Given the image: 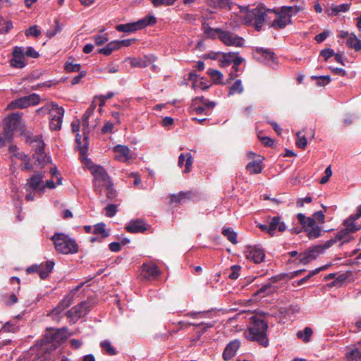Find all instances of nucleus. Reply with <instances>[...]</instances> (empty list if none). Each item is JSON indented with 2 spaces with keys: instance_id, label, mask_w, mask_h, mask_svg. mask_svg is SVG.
Wrapping results in <instances>:
<instances>
[{
  "instance_id": "nucleus-1",
  "label": "nucleus",
  "mask_w": 361,
  "mask_h": 361,
  "mask_svg": "<svg viewBox=\"0 0 361 361\" xmlns=\"http://www.w3.org/2000/svg\"><path fill=\"white\" fill-rule=\"evenodd\" d=\"M66 339L64 329H56L47 332L44 337L32 348V351L37 352V356L42 361L50 360V353L55 350L61 342Z\"/></svg>"
},
{
  "instance_id": "nucleus-2",
  "label": "nucleus",
  "mask_w": 361,
  "mask_h": 361,
  "mask_svg": "<svg viewBox=\"0 0 361 361\" xmlns=\"http://www.w3.org/2000/svg\"><path fill=\"white\" fill-rule=\"evenodd\" d=\"M250 320L248 331L245 333L246 338L251 341L257 342L263 347H267L269 345L267 334L268 323L259 316H252Z\"/></svg>"
},
{
  "instance_id": "nucleus-3",
  "label": "nucleus",
  "mask_w": 361,
  "mask_h": 361,
  "mask_svg": "<svg viewBox=\"0 0 361 361\" xmlns=\"http://www.w3.org/2000/svg\"><path fill=\"white\" fill-rule=\"evenodd\" d=\"M344 226L345 228L339 231L334 238H331L324 243L325 247L328 249L340 240L343 243L348 242L349 234L361 228V205L357 208L355 214L351 215L344 221Z\"/></svg>"
},
{
  "instance_id": "nucleus-4",
  "label": "nucleus",
  "mask_w": 361,
  "mask_h": 361,
  "mask_svg": "<svg viewBox=\"0 0 361 361\" xmlns=\"http://www.w3.org/2000/svg\"><path fill=\"white\" fill-rule=\"evenodd\" d=\"M297 219L310 239H315L321 235L322 228L316 222L319 224L324 223L325 216L322 211L314 212L312 217L300 213L298 214Z\"/></svg>"
},
{
  "instance_id": "nucleus-5",
  "label": "nucleus",
  "mask_w": 361,
  "mask_h": 361,
  "mask_svg": "<svg viewBox=\"0 0 361 361\" xmlns=\"http://www.w3.org/2000/svg\"><path fill=\"white\" fill-rule=\"evenodd\" d=\"M54 248L57 252L63 255L75 254L78 251V245L76 241L62 233H56L51 237Z\"/></svg>"
},
{
  "instance_id": "nucleus-6",
  "label": "nucleus",
  "mask_w": 361,
  "mask_h": 361,
  "mask_svg": "<svg viewBox=\"0 0 361 361\" xmlns=\"http://www.w3.org/2000/svg\"><path fill=\"white\" fill-rule=\"evenodd\" d=\"M271 12V10L266 9L263 5H258L255 8L248 10L245 13L243 20L245 24H252L256 30L260 31L262 25L266 21L267 13Z\"/></svg>"
},
{
  "instance_id": "nucleus-7",
  "label": "nucleus",
  "mask_w": 361,
  "mask_h": 361,
  "mask_svg": "<svg viewBox=\"0 0 361 361\" xmlns=\"http://www.w3.org/2000/svg\"><path fill=\"white\" fill-rule=\"evenodd\" d=\"M91 173L94 176V191L100 195L103 186L110 183L111 181L106 170L99 165H92L90 167Z\"/></svg>"
},
{
  "instance_id": "nucleus-8",
  "label": "nucleus",
  "mask_w": 361,
  "mask_h": 361,
  "mask_svg": "<svg viewBox=\"0 0 361 361\" xmlns=\"http://www.w3.org/2000/svg\"><path fill=\"white\" fill-rule=\"evenodd\" d=\"M267 222L268 224H259L257 227L271 237L274 236L276 231L283 233L286 230V224L280 216H268Z\"/></svg>"
},
{
  "instance_id": "nucleus-9",
  "label": "nucleus",
  "mask_w": 361,
  "mask_h": 361,
  "mask_svg": "<svg viewBox=\"0 0 361 361\" xmlns=\"http://www.w3.org/2000/svg\"><path fill=\"white\" fill-rule=\"evenodd\" d=\"M156 18L153 16H147L137 22L116 25V30L118 32H130L141 30L148 25L156 23Z\"/></svg>"
},
{
  "instance_id": "nucleus-10",
  "label": "nucleus",
  "mask_w": 361,
  "mask_h": 361,
  "mask_svg": "<svg viewBox=\"0 0 361 361\" xmlns=\"http://www.w3.org/2000/svg\"><path fill=\"white\" fill-rule=\"evenodd\" d=\"M295 11V13H298L299 9L293 6H285L281 10L279 16L273 20L271 24V27L275 29L284 28L287 25L291 23V16L292 13Z\"/></svg>"
},
{
  "instance_id": "nucleus-11",
  "label": "nucleus",
  "mask_w": 361,
  "mask_h": 361,
  "mask_svg": "<svg viewBox=\"0 0 361 361\" xmlns=\"http://www.w3.org/2000/svg\"><path fill=\"white\" fill-rule=\"evenodd\" d=\"M40 97L33 93L27 96L22 97L9 103L7 106L8 109H25L30 106H35L39 103Z\"/></svg>"
},
{
  "instance_id": "nucleus-12",
  "label": "nucleus",
  "mask_w": 361,
  "mask_h": 361,
  "mask_svg": "<svg viewBox=\"0 0 361 361\" xmlns=\"http://www.w3.org/2000/svg\"><path fill=\"white\" fill-rule=\"evenodd\" d=\"M327 248L324 245H317L310 247L302 253H300L296 259L298 263L302 264H307L310 262L317 259V257Z\"/></svg>"
},
{
  "instance_id": "nucleus-13",
  "label": "nucleus",
  "mask_w": 361,
  "mask_h": 361,
  "mask_svg": "<svg viewBox=\"0 0 361 361\" xmlns=\"http://www.w3.org/2000/svg\"><path fill=\"white\" fill-rule=\"evenodd\" d=\"M92 309V303L90 301H84L74 306L66 312V316L75 322L80 318L85 316Z\"/></svg>"
},
{
  "instance_id": "nucleus-14",
  "label": "nucleus",
  "mask_w": 361,
  "mask_h": 361,
  "mask_svg": "<svg viewBox=\"0 0 361 361\" xmlns=\"http://www.w3.org/2000/svg\"><path fill=\"white\" fill-rule=\"evenodd\" d=\"M219 38L226 46L241 47L244 44L243 38L229 31L219 30Z\"/></svg>"
},
{
  "instance_id": "nucleus-15",
  "label": "nucleus",
  "mask_w": 361,
  "mask_h": 361,
  "mask_svg": "<svg viewBox=\"0 0 361 361\" xmlns=\"http://www.w3.org/2000/svg\"><path fill=\"white\" fill-rule=\"evenodd\" d=\"M113 152L115 159L121 162L130 163L135 159V154L126 145H118L113 148Z\"/></svg>"
},
{
  "instance_id": "nucleus-16",
  "label": "nucleus",
  "mask_w": 361,
  "mask_h": 361,
  "mask_svg": "<svg viewBox=\"0 0 361 361\" xmlns=\"http://www.w3.org/2000/svg\"><path fill=\"white\" fill-rule=\"evenodd\" d=\"M73 302V297L71 295H66V297L59 303V305L52 310L50 316L53 319L59 321L60 319L61 313L67 307H68Z\"/></svg>"
},
{
  "instance_id": "nucleus-17",
  "label": "nucleus",
  "mask_w": 361,
  "mask_h": 361,
  "mask_svg": "<svg viewBox=\"0 0 361 361\" xmlns=\"http://www.w3.org/2000/svg\"><path fill=\"white\" fill-rule=\"evenodd\" d=\"M13 59L11 60V66L16 68H23L25 66L24 48L16 47L13 51Z\"/></svg>"
},
{
  "instance_id": "nucleus-18",
  "label": "nucleus",
  "mask_w": 361,
  "mask_h": 361,
  "mask_svg": "<svg viewBox=\"0 0 361 361\" xmlns=\"http://www.w3.org/2000/svg\"><path fill=\"white\" fill-rule=\"evenodd\" d=\"M21 115L18 113H13L6 117L4 120V128L14 133L20 123Z\"/></svg>"
},
{
  "instance_id": "nucleus-19",
  "label": "nucleus",
  "mask_w": 361,
  "mask_h": 361,
  "mask_svg": "<svg viewBox=\"0 0 361 361\" xmlns=\"http://www.w3.org/2000/svg\"><path fill=\"white\" fill-rule=\"evenodd\" d=\"M240 346V342L239 340L231 341L225 348L222 357L225 361L230 360L233 357L235 356L237 350Z\"/></svg>"
},
{
  "instance_id": "nucleus-20",
  "label": "nucleus",
  "mask_w": 361,
  "mask_h": 361,
  "mask_svg": "<svg viewBox=\"0 0 361 361\" xmlns=\"http://www.w3.org/2000/svg\"><path fill=\"white\" fill-rule=\"evenodd\" d=\"M246 257L248 259L252 260L255 263L262 262L265 257L264 251L257 247L250 248L247 252Z\"/></svg>"
},
{
  "instance_id": "nucleus-21",
  "label": "nucleus",
  "mask_w": 361,
  "mask_h": 361,
  "mask_svg": "<svg viewBox=\"0 0 361 361\" xmlns=\"http://www.w3.org/2000/svg\"><path fill=\"white\" fill-rule=\"evenodd\" d=\"M126 230L133 233H143L147 230L146 224L140 219L132 220L126 227Z\"/></svg>"
},
{
  "instance_id": "nucleus-22",
  "label": "nucleus",
  "mask_w": 361,
  "mask_h": 361,
  "mask_svg": "<svg viewBox=\"0 0 361 361\" xmlns=\"http://www.w3.org/2000/svg\"><path fill=\"white\" fill-rule=\"evenodd\" d=\"M43 175L42 173H37L33 175L28 180L29 186L34 190H39L43 192L44 190V185H43Z\"/></svg>"
},
{
  "instance_id": "nucleus-23",
  "label": "nucleus",
  "mask_w": 361,
  "mask_h": 361,
  "mask_svg": "<svg viewBox=\"0 0 361 361\" xmlns=\"http://www.w3.org/2000/svg\"><path fill=\"white\" fill-rule=\"evenodd\" d=\"M142 271L145 274V277L149 280L155 279L161 273L157 266L154 264H144Z\"/></svg>"
},
{
  "instance_id": "nucleus-24",
  "label": "nucleus",
  "mask_w": 361,
  "mask_h": 361,
  "mask_svg": "<svg viewBox=\"0 0 361 361\" xmlns=\"http://www.w3.org/2000/svg\"><path fill=\"white\" fill-rule=\"evenodd\" d=\"M256 55H259L257 59L258 60L264 61L266 63L274 62L275 54L273 51L269 49L264 48H257L255 51Z\"/></svg>"
},
{
  "instance_id": "nucleus-25",
  "label": "nucleus",
  "mask_w": 361,
  "mask_h": 361,
  "mask_svg": "<svg viewBox=\"0 0 361 361\" xmlns=\"http://www.w3.org/2000/svg\"><path fill=\"white\" fill-rule=\"evenodd\" d=\"M195 194L192 191L180 192L178 194H173L170 196V202L180 203L185 200H191Z\"/></svg>"
},
{
  "instance_id": "nucleus-26",
  "label": "nucleus",
  "mask_w": 361,
  "mask_h": 361,
  "mask_svg": "<svg viewBox=\"0 0 361 361\" xmlns=\"http://www.w3.org/2000/svg\"><path fill=\"white\" fill-rule=\"evenodd\" d=\"M350 4H343L338 6L333 5L331 8H326L325 13L329 16H334L338 15L340 12H346L350 8Z\"/></svg>"
},
{
  "instance_id": "nucleus-27",
  "label": "nucleus",
  "mask_w": 361,
  "mask_h": 361,
  "mask_svg": "<svg viewBox=\"0 0 361 361\" xmlns=\"http://www.w3.org/2000/svg\"><path fill=\"white\" fill-rule=\"evenodd\" d=\"M130 64L132 67L145 68L151 63V59L148 56L143 58H129Z\"/></svg>"
},
{
  "instance_id": "nucleus-28",
  "label": "nucleus",
  "mask_w": 361,
  "mask_h": 361,
  "mask_svg": "<svg viewBox=\"0 0 361 361\" xmlns=\"http://www.w3.org/2000/svg\"><path fill=\"white\" fill-rule=\"evenodd\" d=\"M4 3H8L7 0H0V8ZM13 27V24L11 21L5 20L0 16V33L5 34L9 32Z\"/></svg>"
},
{
  "instance_id": "nucleus-29",
  "label": "nucleus",
  "mask_w": 361,
  "mask_h": 361,
  "mask_svg": "<svg viewBox=\"0 0 361 361\" xmlns=\"http://www.w3.org/2000/svg\"><path fill=\"white\" fill-rule=\"evenodd\" d=\"M185 158H186V162H185V164L184 172L185 173H188V172L190 171V167H191L192 164V155L190 153H188L186 154V156H185L184 154H180L179 155V157H178V165L180 167H182V166L183 165V163H184V161L185 160Z\"/></svg>"
},
{
  "instance_id": "nucleus-30",
  "label": "nucleus",
  "mask_w": 361,
  "mask_h": 361,
  "mask_svg": "<svg viewBox=\"0 0 361 361\" xmlns=\"http://www.w3.org/2000/svg\"><path fill=\"white\" fill-rule=\"evenodd\" d=\"M348 47L355 49L356 51L361 50V40L353 33H350L346 41Z\"/></svg>"
},
{
  "instance_id": "nucleus-31",
  "label": "nucleus",
  "mask_w": 361,
  "mask_h": 361,
  "mask_svg": "<svg viewBox=\"0 0 361 361\" xmlns=\"http://www.w3.org/2000/svg\"><path fill=\"white\" fill-rule=\"evenodd\" d=\"M118 45L116 40L108 43L104 47L98 50L99 54L109 56L114 51L118 50Z\"/></svg>"
},
{
  "instance_id": "nucleus-32",
  "label": "nucleus",
  "mask_w": 361,
  "mask_h": 361,
  "mask_svg": "<svg viewBox=\"0 0 361 361\" xmlns=\"http://www.w3.org/2000/svg\"><path fill=\"white\" fill-rule=\"evenodd\" d=\"M235 52L222 53L221 57L219 59V63L221 67H226L232 63Z\"/></svg>"
},
{
  "instance_id": "nucleus-33",
  "label": "nucleus",
  "mask_w": 361,
  "mask_h": 361,
  "mask_svg": "<svg viewBox=\"0 0 361 361\" xmlns=\"http://www.w3.org/2000/svg\"><path fill=\"white\" fill-rule=\"evenodd\" d=\"M312 334V329L310 327L307 326L304 329L303 331H298L296 334V336L298 339L302 340L303 342L308 343L310 341Z\"/></svg>"
},
{
  "instance_id": "nucleus-34",
  "label": "nucleus",
  "mask_w": 361,
  "mask_h": 361,
  "mask_svg": "<svg viewBox=\"0 0 361 361\" xmlns=\"http://www.w3.org/2000/svg\"><path fill=\"white\" fill-rule=\"evenodd\" d=\"M13 135V132L4 128L3 132L0 133V148L5 146L6 143L12 142Z\"/></svg>"
},
{
  "instance_id": "nucleus-35",
  "label": "nucleus",
  "mask_w": 361,
  "mask_h": 361,
  "mask_svg": "<svg viewBox=\"0 0 361 361\" xmlns=\"http://www.w3.org/2000/svg\"><path fill=\"white\" fill-rule=\"evenodd\" d=\"M246 169L250 174H259L262 171V166L260 161H252L247 164Z\"/></svg>"
},
{
  "instance_id": "nucleus-36",
  "label": "nucleus",
  "mask_w": 361,
  "mask_h": 361,
  "mask_svg": "<svg viewBox=\"0 0 361 361\" xmlns=\"http://www.w3.org/2000/svg\"><path fill=\"white\" fill-rule=\"evenodd\" d=\"M50 118L53 121L63 120L64 115V109L56 104V106H54L49 113Z\"/></svg>"
},
{
  "instance_id": "nucleus-37",
  "label": "nucleus",
  "mask_w": 361,
  "mask_h": 361,
  "mask_svg": "<svg viewBox=\"0 0 361 361\" xmlns=\"http://www.w3.org/2000/svg\"><path fill=\"white\" fill-rule=\"evenodd\" d=\"M347 361H361V350L357 348L351 349L345 355Z\"/></svg>"
},
{
  "instance_id": "nucleus-38",
  "label": "nucleus",
  "mask_w": 361,
  "mask_h": 361,
  "mask_svg": "<svg viewBox=\"0 0 361 361\" xmlns=\"http://www.w3.org/2000/svg\"><path fill=\"white\" fill-rule=\"evenodd\" d=\"M244 90L242 82L240 80H236L234 83L231 86L228 92L229 95L235 94H241Z\"/></svg>"
},
{
  "instance_id": "nucleus-39",
  "label": "nucleus",
  "mask_w": 361,
  "mask_h": 361,
  "mask_svg": "<svg viewBox=\"0 0 361 361\" xmlns=\"http://www.w3.org/2000/svg\"><path fill=\"white\" fill-rule=\"evenodd\" d=\"M207 74L211 77L212 80L215 84L221 83V79L223 78V74L217 71L212 68H209L207 71Z\"/></svg>"
},
{
  "instance_id": "nucleus-40",
  "label": "nucleus",
  "mask_w": 361,
  "mask_h": 361,
  "mask_svg": "<svg viewBox=\"0 0 361 361\" xmlns=\"http://www.w3.org/2000/svg\"><path fill=\"white\" fill-rule=\"evenodd\" d=\"M54 106H56V103L54 102H50L47 103L44 106L39 108L36 110V113L42 116H44L47 114H49L51 109H53Z\"/></svg>"
},
{
  "instance_id": "nucleus-41",
  "label": "nucleus",
  "mask_w": 361,
  "mask_h": 361,
  "mask_svg": "<svg viewBox=\"0 0 361 361\" xmlns=\"http://www.w3.org/2000/svg\"><path fill=\"white\" fill-rule=\"evenodd\" d=\"M100 345L102 348L109 355H114L116 354L115 348L111 345L108 340H104L101 342Z\"/></svg>"
},
{
  "instance_id": "nucleus-42",
  "label": "nucleus",
  "mask_w": 361,
  "mask_h": 361,
  "mask_svg": "<svg viewBox=\"0 0 361 361\" xmlns=\"http://www.w3.org/2000/svg\"><path fill=\"white\" fill-rule=\"evenodd\" d=\"M222 234L226 236L227 239L233 244H236L238 243L236 233L230 228L223 229Z\"/></svg>"
},
{
  "instance_id": "nucleus-43",
  "label": "nucleus",
  "mask_w": 361,
  "mask_h": 361,
  "mask_svg": "<svg viewBox=\"0 0 361 361\" xmlns=\"http://www.w3.org/2000/svg\"><path fill=\"white\" fill-rule=\"evenodd\" d=\"M105 224L103 223L97 224L94 226V233L95 235H101L100 239H103L109 235L105 231Z\"/></svg>"
},
{
  "instance_id": "nucleus-44",
  "label": "nucleus",
  "mask_w": 361,
  "mask_h": 361,
  "mask_svg": "<svg viewBox=\"0 0 361 361\" xmlns=\"http://www.w3.org/2000/svg\"><path fill=\"white\" fill-rule=\"evenodd\" d=\"M94 110V107L90 106L86 110V111L83 114V116L82 117V126L85 128H88V127H89L88 119L93 114Z\"/></svg>"
},
{
  "instance_id": "nucleus-45",
  "label": "nucleus",
  "mask_w": 361,
  "mask_h": 361,
  "mask_svg": "<svg viewBox=\"0 0 361 361\" xmlns=\"http://www.w3.org/2000/svg\"><path fill=\"white\" fill-rule=\"evenodd\" d=\"M35 142V154H37V159H39L40 157L44 154V143L40 139H36Z\"/></svg>"
},
{
  "instance_id": "nucleus-46",
  "label": "nucleus",
  "mask_w": 361,
  "mask_h": 361,
  "mask_svg": "<svg viewBox=\"0 0 361 361\" xmlns=\"http://www.w3.org/2000/svg\"><path fill=\"white\" fill-rule=\"evenodd\" d=\"M1 330L5 332L16 333L19 330V326L15 323L8 322L2 326Z\"/></svg>"
},
{
  "instance_id": "nucleus-47",
  "label": "nucleus",
  "mask_w": 361,
  "mask_h": 361,
  "mask_svg": "<svg viewBox=\"0 0 361 361\" xmlns=\"http://www.w3.org/2000/svg\"><path fill=\"white\" fill-rule=\"evenodd\" d=\"M326 266H324V267H319V268H317L314 270H312L305 277L300 279L298 281V285H302L303 283H305L308 279H310L312 276L318 274L320 271L322 270H324L326 269Z\"/></svg>"
},
{
  "instance_id": "nucleus-48",
  "label": "nucleus",
  "mask_w": 361,
  "mask_h": 361,
  "mask_svg": "<svg viewBox=\"0 0 361 361\" xmlns=\"http://www.w3.org/2000/svg\"><path fill=\"white\" fill-rule=\"evenodd\" d=\"M106 189V197L108 200H111L114 199L116 196V191L113 188V184L111 182L110 183L103 186Z\"/></svg>"
},
{
  "instance_id": "nucleus-49",
  "label": "nucleus",
  "mask_w": 361,
  "mask_h": 361,
  "mask_svg": "<svg viewBox=\"0 0 361 361\" xmlns=\"http://www.w3.org/2000/svg\"><path fill=\"white\" fill-rule=\"evenodd\" d=\"M312 79L317 80V85L318 86H324L329 84L331 81V78L328 75H322V76H312Z\"/></svg>"
},
{
  "instance_id": "nucleus-50",
  "label": "nucleus",
  "mask_w": 361,
  "mask_h": 361,
  "mask_svg": "<svg viewBox=\"0 0 361 361\" xmlns=\"http://www.w3.org/2000/svg\"><path fill=\"white\" fill-rule=\"evenodd\" d=\"M296 145L301 149H305L307 146V140L305 135H302L301 132L297 133V141Z\"/></svg>"
},
{
  "instance_id": "nucleus-51",
  "label": "nucleus",
  "mask_w": 361,
  "mask_h": 361,
  "mask_svg": "<svg viewBox=\"0 0 361 361\" xmlns=\"http://www.w3.org/2000/svg\"><path fill=\"white\" fill-rule=\"evenodd\" d=\"M241 267L239 265H233L231 267L230 273L228 274V278L231 279H236L240 275V271Z\"/></svg>"
},
{
  "instance_id": "nucleus-52",
  "label": "nucleus",
  "mask_w": 361,
  "mask_h": 361,
  "mask_svg": "<svg viewBox=\"0 0 361 361\" xmlns=\"http://www.w3.org/2000/svg\"><path fill=\"white\" fill-rule=\"evenodd\" d=\"M81 66L79 63H73L72 62H67L65 65V69L67 72H80Z\"/></svg>"
},
{
  "instance_id": "nucleus-53",
  "label": "nucleus",
  "mask_w": 361,
  "mask_h": 361,
  "mask_svg": "<svg viewBox=\"0 0 361 361\" xmlns=\"http://www.w3.org/2000/svg\"><path fill=\"white\" fill-rule=\"evenodd\" d=\"M274 291V288H272L270 283H267L262 286L259 289H258L256 292V294H262L264 293V295H269Z\"/></svg>"
},
{
  "instance_id": "nucleus-54",
  "label": "nucleus",
  "mask_w": 361,
  "mask_h": 361,
  "mask_svg": "<svg viewBox=\"0 0 361 361\" xmlns=\"http://www.w3.org/2000/svg\"><path fill=\"white\" fill-rule=\"evenodd\" d=\"M24 56H28L33 59L39 57V53L35 51L32 47H27L26 49L24 48Z\"/></svg>"
},
{
  "instance_id": "nucleus-55",
  "label": "nucleus",
  "mask_w": 361,
  "mask_h": 361,
  "mask_svg": "<svg viewBox=\"0 0 361 361\" xmlns=\"http://www.w3.org/2000/svg\"><path fill=\"white\" fill-rule=\"evenodd\" d=\"M106 215L109 217H113L117 212V206L116 204H109L105 207Z\"/></svg>"
},
{
  "instance_id": "nucleus-56",
  "label": "nucleus",
  "mask_w": 361,
  "mask_h": 361,
  "mask_svg": "<svg viewBox=\"0 0 361 361\" xmlns=\"http://www.w3.org/2000/svg\"><path fill=\"white\" fill-rule=\"evenodd\" d=\"M95 44L98 46L103 45L108 41V37L106 35H95L93 37Z\"/></svg>"
},
{
  "instance_id": "nucleus-57",
  "label": "nucleus",
  "mask_w": 361,
  "mask_h": 361,
  "mask_svg": "<svg viewBox=\"0 0 361 361\" xmlns=\"http://www.w3.org/2000/svg\"><path fill=\"white\" fill-rule=\"evenodd\" d=\"M238 54V53H235V56L233 58V61L232 62V68L235 72L238 71V66L244 60L243 58L239 56Z\"/></svg>"
},
{
  "instance_id": "nucleus-58",
  "label": "nucleus",
  "mask_w": 361,
  "mask_h": 361,
  "mask_svg": "<svg viewBox=\"0 0 361 361\" xmlns=\"http://www.w3.org/2000/svg\"><path fill=\"white\" fill-rule=\"evenodd\" d=\"M41 32L36 25L31 26L26 32V36H34L38 37L40 35Z\"/></svg>"
},
{
  "instance_id": "nucleus-59",
  "label": "nucleus",
  "mask_w": 361,
  "mask_h": 361,
  "mask_svg": "<svg viewBox=\"0 0 361 361\" xmlns=\"http://www.w3.org/2000/svg\"><path fill=\"white\" fill-rule=\"evenodd\" d=\"M63 120L53 121L50 118L49 127L51 130H59L61 128Z\"/></svg>"
},
{
  "instance_id": "nucleus-60",
  "label": "nucleus",
  "mask_w": 361,
  "mask_h": 361,
  "mask_svg": "<svg viewBox=\"0 0 361 361\" xmlns=\"http://www.w3.org/2000/svg\"><path fill=\"white\" fill-rule=\"evenodd\" d=\"M334 51L331 49H326L320 52V55L322 56L325 61H327L329 58L334 56Z\"/></svg>"
},
{
  "instance_id": "nucleus-61",
  "label": "nucleus",
  "mask_w": 361,
  "mask_h": 361,
  "mask_svg": "<svg viewBox=\"0 0 361 361\" xmlns=\"http://www.w3.org/2000/svg\"><path fill=\"white\" fill-rule=\"evenodd\" d=\"M135 39H127L123 40H116L118 42V48L120 49L122 47H129L134 42H135Z\"/></svg>"
},
{
  "instance_id": "nucleus-62",
  "label": "nucleus",
  "mask_w": 361,
  "mask_h": 361,
  "mask_svg": "<svg viewBox=\"0 0 361 361\" xmlns=\"http://www.w3.org/2000/svg\"><path fill=\"white\" fill-rule=\"evenodd\" d=\"M56 27L54 31H48L47 35V36L51 38L54 37L58 32H59L61 30V27L60 25L59 21L56 20L55 21Z\"/></svg>"
},
{
  "instance_id": "nucleus-63",
  "label": "nucleus",
  "mask_w": 361,
  "mask_h": 361,
  "mask_svg": "<svg viewBox=\"0 0 361 361\" xmlns=\"http://www.w3.org/2000/svg\"><path fill=\"white\" fill-rule=\"evenodd\" d=\"M312 200L311 197H306L305 198H300L296 202V205L298 207H302L305 203H310L312 202Z\"/></svg>"
},
{
  "instance_id": "nucleus-64",
  "label": "nucleus",
  "mask_w": 361,
  "mask_h": 361,
  "mask_svg": "<svg viewBox=\"0 0 361 361\" xmlns=\"http://www.w3.org/2000/svg\"><path fill=\"white\" fill-rule=\"evenodd\" d=\"M86 75V71H80L79 73V74L76 76H75L73 79H72V81H71V84L72 85H76L78 83L80 82V81L81 80V79L85 77V75Z\"/></svg>"
}]
</instances>
